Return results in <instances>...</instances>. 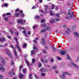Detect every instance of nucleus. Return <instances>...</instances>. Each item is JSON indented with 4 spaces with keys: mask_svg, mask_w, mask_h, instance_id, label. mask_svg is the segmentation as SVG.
<instances>
[{
    "mask_svg": "<svg viewBox=\"0 0 79 79\" xmlns=\"http://www.w3.org/2000/svg\"><path fill=\"white\" fill-rule=\"evenodd\" d=\"M50 15H54V14L52 13V12H50Z\"/></svg>",
    "mask_w": 79,
    "mask_h": 79,
    "instance_id": "nucleus-45",
    "label": "nucleus"
},
{
    "mask_svg": "<svg viewBox=\"0 0 79 79\" xmlns=\"http://www.w3.org/2000/svg\"><path fill=\"white\" fill-rule=\"evenodd\" d=\"M19 28L20 29H25V28H23V27H20Z\"/></svg>",
    "mask_w": 79,
    "mask_h": 79,
    "instance_id": "nucleus-57",
    "label": "nucleus"
},
{
    "mask_svg": "<svg viewBox=\"0 0 79 79\" xmlns=\"http://www.w3.org/2000/svg\"><path fill=\"white\" fill-rule=\"evenodd\" d=\"M22 33H23V34H24L26 37H27V34H26V31H22Z\"/></svg>",
    "mask_w": 79,
    "mask_h": 79,
    "instance_id": "nucleus-24",
    "label": "nucleus"
},
{
    "mask_svg": "<svg viewBox=\"0 0 79 79\" xmlns=\"http://www.w3.org/2000/svg\"><path fill=\"white\" fill-rule=\"evenodd\" d=\"M39 11H40V12H41V13H43V10H39Z\"/></svg>",
    "mask_w": 79,
    "mask_h": 79,
    "instance_id": "nucleus-60",
    "label": "nucleus"
},
{
    "mask_svg": "<svg viewBox=\"0 0 79 79\" xmlns=\"http://www.w3.org/2000/svg\"><path fill=\"white\" fill-rule=\"evenodd\" d=\"M65 74H68V75H71V74L68 73V72H64L62 75L60 76L61 79H64L65 78Z\"/></svg>",
    "mask_w": 79,
    "mask_h": 79,
    "instance_id": "nucleus-6",
    "label": "nucleus"
},
{
    "mask_svg": "<svg viewBox=\"0 0 79 79\" xmlns=\"http://www.w3.org/2000/svg\"><path fill=\"white\" fill-rule=\"evenodd\" d=\"M67 31H65V33H66L67 34H68V33H69V31H70L69 29V28H68Z\"/></svg>",
    "mask_w": 79,
    "mask_h": 79,
    "instance_id": "nucleus-30",
    "label": "nucleus"
},
{
    "mask_svg": "<svg viewBox=\"0 0 79 79\" xmlns=\"http://www.w3.org/2000/svg\"><path fill=\"white\" fill-rule=\"evenodd\" d=\"M14 39L15 40L17 45H15V47H16L19 50L20 52H21V49L20 48V47L19 46V43H18V38L17 37H15Z\"/></svg>",
    "mask_w": 79,
    "mask_h": 79,
    "instance_id": "nucleus-2",
    "label": "nucleus"
},
{
    "mask_svg": "<svg viewBox=\"0 0 79 79\" xmlns=\"http://www.w3.org/2000/svg\"><path fill=\"white\" fill-rule=\"evenodd\" d=\"M9 31H10V32L11 34H13V32L12 31V30H11V29L9 30Z\"/></svg>",
    "mask_w": 79,
    "mask_h": 79,
    "instance_id": "nucleus-35",
    "label": "nucleus"
},
{
    "mask_svg": "<svg viewBox=\"0 0 79 79\" xmlns=\"http://www.w3.org/2000/svg\"><path fill=\"white\" fill-rule=\"evenodd\" d=\"M67 15V17H65L66 19H71V18H75V17L74 15V14L73 13V11L68 12Z\"/></svg>",
    "mask_w": 79,
    "mask_h": 79,
    "instance_id": "nucleus-1",
    "label": "nucleus"
},
{
    "mask_svg": "<svg viewBox=\"0 0 79 79\" xmlns=\"http://www.w3.org/2000/svg\"><path fill=\"white\" fill-rule=\"evenodd\" d=\"M15 34L16 35H19V33H18V31H17L15 33Z\"/></svg>",
    "mask_w": 79,
    "mask_h": 79,
    "instance_id": "nucleus-41",
    "label": "nucleus"
},
{
    "mask_svg": "<svg viewBox=\"0 0 79 79\" xmlns=\"http://www.w3.org/2000/svg\"><path fill=\"white\" fill-rule=\"evenodd\" d=\"M36 27H37V26H35V25H34V26L33 27V28L34 29H35V28H36Z\"/></svg>",
    "mask_w": 79,
    "mask_h": 79,
    "instance_id": "nucleus-51",
    "label": "nucleus"
},
{
    "mask_svg": "<svg viewBox=\"0 0 79 79\" xmlns=\"http://www.w3.org/2000/svg\"><path fill=\"white\" fill-rule=\"evenodd\" d=\"M10 47L13 48V50L14 51V54L16 58H18V55L17 54V52H16V50L15 49V47H13V45H11L10 46Z\"/></svg>",
    "mask_w": 79,
    "mask_h": 79,
    "instance_id": "nucleus-5",
    "label": "nucleus"
},
{
    "mask_svg": "<svg viewBox=\"0 0 79 79\" xmlns=\"http://www.w3.org/2000/svg\"><path fill=\"white\" fill-rule=\"evenodd\" d=\"M41 26L42 27H46V24H45V23H44Z\"/></svg>",
    "mask_w": 79,
    "mask_h": 79,
    "instance_id": "nucleus-25",
    "label": "nucleus"
},
{
    "mask_svg": "<svg viewBox=\"0 0 79 79\" xmlns=\"http://www.w3.org/2000/svg\"><path fill=\"white\" fill-rule=\"evenodd\" d=\"M67 58L68 59V60H70V59H71V58H70V57L69 56V55L68 54H67Z\"/></svg>",
    "mask_w": 79,
    "mask_h": 79,
    "instance_id": "nucleus-31",
    "label": "nucleus"
},
{
    "mask_svg": "<svg viewBox=\"0 0 79 79\" xmlns=\"http://www.w3.org/2000/svg\"><path fill=\"white\" fill-rule=\"evenodd\" d=\"M60 53L61 55H64L65 54L66 52H65L62 51L60 52Z\"/></svg>",
    "mask_w": 79,
    "mask_h": 79,
    "instance_id": "nucleus-16",
    "label": "nucleus"
},
{
    "mask_svg": "<svg viewBox=\"0 0 79 79\" xmlns=\"http://www.w3.org/2000/svg\"><path fill=\"white\" fill-rule=\"evenodd\" d=\"M23 67V66L22 65H20L19 67V71H21V69H22V68Z\"/></svg>",
    "mask_w": 79,
    "mask_h": 79,
    "instance_id": "nucleus-26",
    "label": "nucleus"
},
{
    "mask_svg": "<svg viewBox=\"0 0 79 79\" xmlns=\"http://www.w3.org/2000/svg\"><path fill=\"white\" fill-rule=\"evenodd\" d=\"M41 66H42V64H41V63H40L39 64V68H40V67H41Z\"/></svg>",
    "mask_w": 79,
    "mask_h": 79,
    "instance_id": "nucleus-42",
    "label": "nucleus"
},
{
    "mask_svg": "<svg viewBox=\"0 0 79 79\" xmlns=\"http://www.w3.org/2000/svg\"><path fill=\"white\" fill-rule=\"evenodd\" d=\"M1 58L2 60L1 63L2 64V65H4L5 64V60H4L2 57H1Z\"/></svg>",
    "mask_w": 79,
    "mask_h": 79,
    "instance_id": "nucleus-12",
    "label": "nucleus"
},
{
    "mask_svg": "<svg viewBox=\"0 0 79 79\" xmlns=\"http://www.w3.org/2000/svg\"><path fill=\"white\" fill-rule=\"evenodd\" d=\"M7 38L10 39H11V36H7Z\"/></svg>",
    "mask_w": 79,
    "mask_h": 79,
    "instance_id": "nucleus-54",
    "label": "nucleus"
},
{
    "mask_svg": "<svg viewBox=\"0 0 79 79\" xmlns=\"http://www.w3.org/2000/svg\"><path fill=\"white\" fill-rule=\"evenodd\" d=\"M17 21L18 24H19V23H20L22 25H23L25 24V23L26 22V20L25 19L23 21V20H21V19H17Z\"/></svg>",
    "mask_w": 79,
    "mask_h": 79,
    "instance_id": "nucleus-4",
    "label": "nucleus"
},
{
    "mask_svg": "<svg viewBox=\"0 0 79 79\" xmlns=\"http://www.w3.org/2000/svg\"><path fill=\"white\" fill-rule=\"evenodd\" d=\"M35 60L34 59H32V63H35Z\"/></svg>",
    "mask_w": 79,
    "mask_h": 79,
    "instance_id": "nucleus-37",
    "label": "nucleus"
},
{
    "mask_svg": "<svg viewBox=\"0 0 79 79\" xmlns=\"http://www.w3.org/2000/svg\"><path fill=\"white\" fill-rule=\"evenodd\" d=\"M41 61L42 63H44V60H43V59H41Z\"/></svg>",
    "mask_w": 79,
    "mask_h": 79,
    "instance_id": "nucleus-53",
    "label": "nucleus"
},
{
    "mask_svg": "<svg viewBox=\"0 0 79 79\" xmlns=\"http://www.w3.org/2000/svg\"><path fill=\"white\" fill-rule=\"evenodd\" d=\"M44 6L45 8V10L44 11V13H47V10L48 8V5H46L45 6V5H44Z\"/></svg>",
    "mask_w": 79,
    "mask_h": 79,
    "instance_id": "nucleus-9",
    "label": "nucleus"
},
{
    "mask_svg": "<svg viewBox=\"0 0 79 79\" xmlns=\"http://www.w3.org/2000/svg\"><path fill=\"white\" fill-rule=\"evenodd\" d=\"M31 55H34L35 53V51L33 50L31 51Z\"/></svg>",
    "mask_w": 79,
    "mask_h": 79,
    "instance_id": "nucleus-22",
    "label": "nucleus"
},
{
    "mask_svg": "<svg viewBox=\"0 0 79 79\" xmlns=\"http://www.w3.org/2000/svg\"><path fill=\"white\" fill-rule=\"evenodd\" d=\"M50 29H51L50 28V27H47V30L48 31H50Z\"/></svg>",
    "mask_w": 79,
    "mask_h": 79,
    "instance_id": "nucleus-39",
    "label": "nucleus"
},
{
    "mask_svg": "<svg viewBox=\"0 0 79 79\" xmlns=\"http://www.w3.org/2000/svg\"><path fill=\"white\" fill-rule=\"evenodd\" d=\"M23 72L24 74H25V73H26V69H23Z\"/></svg>",
    "mask_w": 79,
    "mask_h": 79,
    "instance_id": "nucleus-34",
    "label": "nucleus"
},
{
    "mask_svg": "<svg viewBox=\"0 0 79 79\" xmlns=\"http://www.w3.org/2000/svg\"><path fill=\"white\" fill-rule=\"evenodd\" d=\"M3 6H5V7H7L8 6V4L5 3L3 4L2 6V8H3Z\"/></svg>",
    "mask_w": 79,
    "mask_h": 79,
    "instance_id": "nucleus-14",
    "label": "nucleus"
},
{
    "mask_svg": "<svg viewBox=\"0 0 79 79\" xmlns=\"http://www.w3.org/2000/svg\"><path fill=\"white\" fill-rule=\"evenodd\" d=\"M41 72H46V69L44 68H41L40 69Z\"/></svg>",
    "mask_w": 79,
    "mask_h": 79,
    "instance_id": "nucleus-18",
    "label": "nucleus"
},
{
    "mask_svg": "<svg viewBox=\"0 0 79 79\" xmlns=\"http://www.w3.org/2000/svg\"><path fill=\"white\" fill-rule=\"evenodd\" d=\"M39 18H40V17L38 15H36L35 16V19H39Z\"/></svg>",
    "mask_w": 79,
    "mask_h": 79,
    "instance_id": "nucleus-29",
    "label": "nucleus"
},
{
    "mask_svg": "<svg viewBox=\"0 0 79 79\" xmlns=\"http://www.w3.org/2000/svg\"><path fill=\"white\" fill-rule=\"evenodd\" d=\"M19 13H21V14H20V15H21L22 16V17H23V18H24V14L23 13V11H19Z\"/></svg>",
    "mask_w": 79,
    "mask_h": 79,
    "instance_id": "nucleus-13",
    "label": "nucleus"
},
{
    "mask_svg": "<svg viewBox=\"0 0 79 79\" xmlns=\"http://www.w3.org/2000/svg\"><path fill=\"white\" fill-rule=\"evenodd\" d=\"M32 79V74L30 73L29 77V79Z\"/></svg>",
    "mask_w": 79,
    "mask_h": 79,
    "instance_id": "nucleus-33",
    "label": "nucleus"
},
{
    "mask_svg": "<svg viewBox=\"0 0 79 79\" xmlns=\"http://www.w3.org/2000/svg\"><path fill=\"white\" fill-rule=\"evenodd\" d=\"M57 67V66H53V69H56Z\"/></svg>",
    "mask_w": 79,
    "mask_h": 79,
    "instance_id": "nucleus-40",
    "label": "nucleus"
},
{
    "mask_svg": "<svg viewBox=\"0 0 79 79\" xmlns=\"http://www.w3.org/2000/svg\"><path fill=\"white\" fill-rule=\"evenodd\" d=\"M74 35H75L76 36H77V37H79V34L76 32H74Z\"/></svg>",
    "mask_w": 79,
    "mask_h": 79,
    "instance_id": "nucleus-21",
    "label": "nucleus"
},
{
    "mask_svg": "<svg viewBox=\"0 0 79 79\" xmlns=\"http://www.w3.org/2000/svg\"><path fill=\"white\" fill-rule=\"evenodd\" d=\"M35 78H36V79H38V77H37V76H36V75H35Z\"/></svg>",
    "mask_w": 79,
    "mask_h": 79,
    "instance_id": "nucleus-56",
    "label": "nucleus"
},
{
    "mask_svg": "<svg viewBox=\"0 0 79 79\" xmlns=\"http://www.w3.org/2000/svg\"><path fill=\"white\" fill-rule=\"evenodd\" d=\"M52 49L54 51H55V50H56V48H55V47H52Z\"/></svg>",
    "mask_w": 79,
    "mask_h": 79,
    "instance_id": "nucleus-43",
    "label": "nucleus"
},
{
    "mask_svg": "<svg viewBox=\"0 0 79 79\" xmlns=\"http://www.w3.org/2000/svg\"><path fill=\"white\" fill-rule=\"evenodd\" d=\"M5 40V38L3 37L2 38H0V42H3Z\"/></svg>",
    "mask_w": 79,
    "mask_h": 79,
    "instance_id": "nucleus-15",
    "label": "nucleus"
},
{
    "mask_svg": "<svg viewBox=\"0 0 79 79\" xmlns=\"http://www.w3.org/2000/svg\"><path fill=\"white\" fill-rule=\"evenodd\" d=\"M19 10V9H17L15 10V12H18V11Z\"/></svg>",
    "mask_w": 79,
    "mask_h": 79,
    "instance_id": "nucleus-49",
    "label": "nucleus"
},
{
    "mask_svg": "<svg viewBox=\"0 0 79 79\" xmlns=\"http://www.w3.org/2000/svg\"><path fill=\"white\" fill-rule=\"evenodd\" d=\"M19 76L20 79H22L23 76V75L21 73L19 74Z\"/></svg>",
    "mask_w": 79,
    "mask_h": 79,
    "instance_id": "nucleus-20",
    "label": "nucleus"
},
{
    "mask_svg": "<svg viewBox=\"0 0 79 79\" xmlns=\"http://www.w3.org/2000/svg\"><path fill=\"white\" fill-rule=\"evenodd\" d=\"M7 45H8V44H4V45L3 46H4V47H5L6 46H7Z\"/></svg>",
    "mask_w": 79,
    "mask_h": 79,
    "instance_id": "nucleus-61",
    "label": "nucleus"
},
{
    "mask_svg": "<svg viewBox=\"0 0 79 79\" xmlns=\"http://www.w3.org/2000/svg\"><path fill=\"white\" fill-rule=\"evenodd\" d=\"M41 76H43V77H45V73H41Z\"/></svg>",
    "mask_w": 79,
    "mask_h": 79,
    "instance_id": "nucleus-32",
    "label": "nucleus"
},
{
    "mask_svg": "<svg viewBox=\"0 0 79 79\" xmlns=\"http://www.w3.org/2000/svg\"><path fill=\"white\" fill-rule=\"evenodd\" d=\"M44 21H45V20L44 19H42L41 20V22L44 23Z\"/></svg>",
    "mask_w": 79,
    "mask_h": 79,
    "instance_id": "nucleus-58",
    "label": "nucleus"
},
{
    "mask_svg": "<svg viewBox=\"0 0 79 79\" xmlns=\"http://www.w3.org/2000/svg\"><path fill=\"white\" fill-rule=\"evenodd\" d=\"M27 34H28V35H31V31H27Z\"/></svg>",
    "mask_w": 79,
    "mask_h": 79,
    "instance_id": "nucleus-47",
    "label": "nucleus"
},
{
    "mask_svg": "<svg viewBox=\"0 0 79 79\" xmlns=\"http://www.w3.org/2000/svg\"><path fill=\"white\" fill-rule=\"evenodd\" d=\"M44 63H47L48 62V61H47V60H46L45 61H44Z\"/></svg>",
    "mask_w": 79,
    "mask_h": 79,
    "instance_id": "nucleus-59",
    "label": "nucleus"
},
{
    "mask_svg": "<svg viewBox=\"0 0 79 79\" xmlns=\"http://www.w3.org/2000/svg\"><path fill=\"white\" fill-rule=\"evenodd\" d=\"M25 61L26 62V64L27 65V66H28L29 69H31V66H32V64H29V62L26 60H25Z\"/></svg>",
    "mask_w": 79,
    "mask_h": 79,
    "instance_id": "nucleus-7",
    "label": "nucleus"
},
{
    "mask_svg": "<svg viewBox=\"0 0 79 79\" xmlns=\"http://www.w3.org/2000/svg\"><path fill=\"white\" fill-rule=\"evenodd\" d=\"M4 19L5 21H7V20H8V18H7V17H6Z\"/></svg>",
    "mask_w": 79,
    "mask_h": 79,
    "instance_id": "nucleus-62",
    "label": "nucleus"
},
{
    "mask_svg": "<svg viewBox=\"0 0 79 79\" xmlns=\"http://www.w3.org/2000/svg\"><path fill=\"white\" fill-rule=\"evenodd\" d=\"M11 15V13H7L6 14V15L8 16L9 15Z\"/></svg>",
    "mask_w": 79,
    "mask_h": 79,
    "instance_id": "nucleus-50",
    "label": "nucleus"
},
{
    "mask_svg": "<svg viewBox=\"0 0 79 79\" xmlns=\"http://www.w3.org/2000/svg\"><path fill=\"white\" fill-rule=\"evenodd\" d=\"M14 71V69H11V71H10L9 72V74L10 75V77H12V74H13V73Z\"/></svg>",
    "mask_w": 79,
    "mask_h": 79,
    "instance_id": "nucleus-10",
    "label": "nucleus"
},
{
    "mask_svg": "<svg viewBox=\"0 0 79 79\" xmlns=\"http://www.w3.org/2000/svg\"><path fill=\"white\" fill-rule=\"evenodd\" d=\"M11 64L12 65H13V64H14V62H13V61H11Z\"/></svg>",
    "mask_w": 79,
    "mask_h": 79,
    "instance_id": "nucleus-52",
    "label": "nucleus"
},
{
    "mask_svg": "<svg viewBox=\"0 0 79 79\" xmlns=\"http://www.w3.org/2000/svg\"><path fill=\"white\" fill-rule=\"evenodd\" d=\"M52 19V20H51L50 21L51 23V24H52V23H53L55 21H54V19Z\"/></svg>",
    "mask_w": 79,
    "mask_h": 79,
    "instance_id": "nucleus-36",
    "label": "nucleus"
},
{
    "mask_svg": "<svg viewBox=\"0 0 79 79\" xmlns=\"http://www.w3.org/2000/svg\"><path fill=\"white\" fill-rule=\"evenodd\" d=\"M41 43L42 45H45L46 43L45 41V39L44 38H42L41 39Z\"/></svg>",
    "mask_w": 79,
    "mask_h": 79,
    "instance_id": "nucleus-8",
    "label": "nucleus"
},
{
    "mask_svg": "<svg viewBox=\"0 0 79 79\" xmlns=\"http://www.w3.org/2000/svg\"><path fill=\"white\" fill-rule=\"evenodd\" d=\"M5 51H6V52H6L7 55L9 56V57H10V58H12V55L11 54V52H10L9 49L7 48L6 49H5Z\"/></svg>",
    "mask_w": 79,
    "mask_h": 79,
    "instance_id": "nucleus-3",
    "label": "nucleus"
},
{
    "mask_svg": "<svg viewBox=\"0 0 79 79\" xmlns=\"http://www.w3.org/2000/svg\"><path fill=\"white\" fill-rule=\"evenodd\" d=\"M45 48L46 49V50H48V48L47 46H46L45 47Z\"/></svg>",
    "mask_w": 79,
    "mask_h": 79,
    "instance_id": "nucleus-46",
    "label": "nucleus"
},
{
    "mask_svg": "<svg viewBox=\"0 0 79 79\" xmlns=\"http://www.w3.org/2000/svg\"><path fill=\"white\" fill-rule=\"evenodd\" d=\"M51 6H52V7L51 9V10H53V8H55V5L53 4H52Z\"/></svg>",
    "mask_w": 79,
    "mask_h": 79,
    "instance_id": "nucleus-27",
    "label": "nucleus"
},
{
    "mask_svg": "<svg viewBox=\"0 0 79 79\" xmlns=\"http://www.w3.org/2000/svg\"><path fill=\"white\" fill-rule=\"evenodd\" d=\"M19 13H16L14 15V17H19Z\"/></svg>",
    "mask_w": 79,
    "mask_h": 79,
    "instance_id": "nucleus-19",
    "label": "nucleus"
},
{
    "mask_svg": "<svg viewBox=\"0 0 79 79\" xmlns=\"http://www.w3.org/2000/svg\"><path fill=\"white\" fill-rule=\"evenodd\" d=\"M0 70H1V71H2L3 72V71H4V70H5V69H4L3 67L0 68Z\"/></svg>",
    "mask_w": 79,
    "mask_h": 79,
    "instance_id": "nucleus-28",
    "label": "nucleus"
},
{
    "mask_svg": "<svg viewBox=\"0 0 79 79\" xmlns=\"http://www.w3.org/2000/svg\"><path fill=\"white\" fill-rule=\"evenodd\" d=\"M32 8L33 9H35V8H36V7L35 6H33V7H32Z\"/></svg>",
    "mask_w": 79,
    "mask_h": 79,
    "instance_id": "nucleus-55",
    "label": "nucleus"
},
{
    "mask_svg": "<svg viewBox=\"0 0 79 79\" xmlns=\"http://www.w3.org/2000/svg\"><path fill=\"white\" fill-rule=\"evenodd\" d=\"M61 15V14H56V17H59V15Z\"/></svg>",
    "mask_w": 79,
    "mask_h": 79,
    "instance_id": "nucleus-38",
    "label": "nucleus"
},
{
    "mask_svg": "<svg viewBox=\"0 0 79 79\" xmlns=\"http://www.w3.org/2000/svg\"><path fill=\"white\" fill-rule=\"evenodd\" d=\"M58 6H56L55 7V10L57 11L58 10Z\"/></svg>",
    "mask_w": 79,
    "mask_h": 79,
    "instance_id": "nucleus-48",
    "label": "nucleus"
},
{
    "mask_svg": "<svg viewBox=\"0 0 79 79\" xmlns=\"http://www.w3.org/2000/svg\"><path fill=\"white\" fill-rule=\"evenodd\" d=\"M57 58L58 60H61V59L59 57H57Z\"/></svg>",
    "mask_w": 79,
    "mask_h": 79,
    "instance_id": "nucleus-63",
    "label": "nucleus"
},
{
    "mask_svg": "<svg viewBox=\"0 0 79 79\" xmlns=\"http://www.w3.org/2000/svg\"><path fill=\"white\" fill-rule=\"evenodd\" d=\"M26 47H27V44H24L23 45V48H26Z\"/></svg>",
    "mask_w": 79,
    "mask_h": 79,
    "instance_id": "nucleus-17",
    "label": "nucleus"
},
{
    "mask_svg": "<svg viewBox=\"0 0 79 79\" xmlns=\"http://www.w3.org/2000/svg\"><path fill=\"white\" fill-rule=\"evenodd\" d=\"M71 65H72V66H74V67H75V68H76L77 69H78V66H77L76 64H74L73 62H71Z\"/></svg>",
    "mask_w": 79,
    "mask_h": 79,
    "instance_id": "nucleus-11",
    "label": "nucleus"
},
{
    "mask_svg": "<svg viewBox=\"0 0 79 79\" xmlns=\"http://www.w3.org/2000/svg\"><path fill=\"white\" fill-rule=\"evenodd\" d=\"M45 31H46V29H43L40 31V32L43 33V32H45Z\"/></svg>",
    "mask_w": 79,
    "mask_h": 79,
    "instance_id": "nucleus-23",
    "label": "nucleus"
},
{
    "mask_svg": "<svg viewBox=\"0 0 79 79\" xmlns=\"http://www.w3.org/2000/svg\"><path fill=\"white\" fill-rule=\"evenodd\" d=\"M39 2L40 3H42L43 2L42 0H40Z\"/></svg>",
    "mask_w": 79,
    "mask_h": 79,
    "instance_id": "nucleus-64",
    "label": "nucleus"
},
{
    "mask_svg": "<svg viewBox=\"0 0 79 79\" xmlns=\"http://www.w3.org/2000/svg\"><path fill=\"white\" fill-rule=\"evenodd\" d=\"M53 61H54V60H53V59H52L51 60V63H53Z\"/></svg>",
    "mask_w": 79,
    "mask_h": 79,
    "instance_id": "nucleus-44",
    "label": "nucleus"
}]
</instances>
